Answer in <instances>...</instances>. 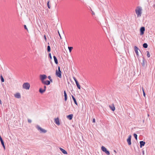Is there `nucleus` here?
Wrapping results in <instances>:
<instances>
[{
    "label": "nucleus",
    "mask_w": 155,
    "mask_h": 155,
    "mask_svg": "<svg viewBox=\"0 0 155 155\" xmlns=\"http://www.w3.org/2000/svg\"><path fill=\"white\" fill-rule=\"evenodd\" d=\"M28 122L29 123H31L32 121L31 120L29 119H28Z\"/></svg>",
    "instance_id": "30"
},
{
    "label": "nucleus",
    "mask_w": 155,
    "mask_h": 155,
    "mask_svg": "<svg viewBox=\"0 0 155 155\" xmlns=\"http://www.w3.org/2000/svg\"><path fill=\"white\" fill-rule=\"evenodd\" d=\"M0 103L1 104H2V102L1 100L0 99Z\"/></svg>",
    "instance_id": "41"
},
{
    "label": "nucleus",
    "mask_w": 155,
    "mask_h": 155,
    "mask_svg": "<svg viewBox=\"0 0 155 155\" xmlns=\"http://www.w3.org/2000/svg\"><path fill=\"white\" fill-rule=\"evenodd\" d=\"M44 90H45L46 88V87L45 86H44Z\"/></svg>",
    "instance_id": "39"
},
{
    "label": "nucleus",
    "mask_w": 155,
    "mask_h": 155,
    "mask_svg": "<svg viewBox=\"0 0 155 155\" xmlns=\"http://www.w3.org/2000/svg\"><path fill=\"white\" fill-rule=\"evenodd\" d=\"M143 46L144 48H147V47H148V45L147 44L144 43L143 45Z\"/></svg>",
    "instance_id": "24"
},
{
    "label": "nucleus",
    "mask_w": 155,
    "mask_h": 155,
    "mask_svg": "<svg viewBox=\"0 0 155 155\" xmlns=\"http://www.w3.org/2000/svg\"><path fill=\"white\" fill-rule=\"evenodd\" d=\"M44 38L45 41H46L47 39L45 35H44Z\"/></svg>",
    "instance_id": "36"
},
{
    "label": "nucleus",
    "mask_w": 155,
    "mask_h": 155,
    "mask_svg": "<svg viewBox=\"0 0 155 155\" xmlns=\"http://www.w3.org/2000/svg\"><path fill=\"white\" fill-rule=\"evenodd\" d=\"M59 35H60V37L61 38V36H60V34H59Z\"/></svg>",
    "instance_id": "42"
},
{
    "label": "nucleus",
    "mask_w": 155,
    "mask_h": 155,
    "mask_svg": "<svg viewBox=\"0 0 155 155\" xmlns=\"http://www.w3.org/2000/svg\"><path fill=\"white\" fill-rule=\"evenodd\" d=\"M48 78L50 80L51 79V76H49L48 77Z\"/></svg>",
    "instance_id": "35"
},
{
    "label": "nucleus",
    "mask_w": 155,
    "mask_h": 155,
    "mask_svg": "<svg viewBox=\"0 0 155 155\" xmlns=\"http://www.w3.org/2000/svg\"><path fill=\"white\" fill-rule=\"evenodd\" d=\"M73 117V115L72 114L68 115L67 116V118L69 120H71Z\"/></svg>",
    "instance_id": "16"
},
{
    "label": "nucleus",
    "mask_w": 155,
    "mask_h": 155,
    "mask_svg": "<svg viewBox=\"0 0 155 155\" xmlns=\"http://www.w3.org/2000/svg\"><path fill=\"white\" fill-rule=\"evenodd\" d=\"M145 31V28L144 27H142L140 28V35H143Z\"/></svg>",
    "instance_id": "7"
},
{
    "label": "nucleus",
    "mask_w": 155,
    "mask_h": 155,
    "mask_svg": "<svg viewBox=\"0 0 155 155\" xmlns=\"http://www.w3.org/2000/svg\"><path fill=\"white\" fill-rule=\"evenodd\" d=\"M59 149L63 154H68L67 152L62 148L60 147Z\"/></svg>",
    "instance_id": "13"
},
{
    "label": "nucleus",
    "mask_w": 155,
    "mask_h": 155,
    "mask_svg": "<svg viewBox=\"0 0 155 155\" xmlns=\"http://www.w3.org/2000/svg\"><path fill=\"white\" fill-rule=\"evenodd\" d=\"M2 140L1 136H0V140L1 141V140Z\"/></svg>",
    "instance_id": "38"
},
{
    "label": "nucleus",
    "mask_w": 155,
    "mask_h": 155,
    "mask_svg": "<svg viewBox=\"0 0 155 155\" xmlns=\"http://www.w3.org/2000/svg\"><path fill=\"white\" fill-rule=\"evenodd\" d=\"M139 49L138 48L137 46H134V50L135 52V53L136 54V55L137 56H139V54H138V51L139 50Z\"/></svg>",
    "instance_id": "12"
},
{
    "label": "nucleus",
    "mask_w": 155,
    "mask_h": 155,
    "mask_svg": "<svg viewBox=\"0 0 155 155\" xmlns=\"http://www.w3.org/2000/svg\"><path fill=\"white\" fill-rule=\"evenodd\" d=\"M71 97H72L73 100H74V102L75 104L76 105H78V103H77V102L75 99L73 95H72Z\"/></svg>",
    "instance_id": "18"
},
{
    "label": "nucleus",
    "mask_w": 155,
    "mask_h": 155,
    "mask_svg": "<svg viewBox=\"0 0 155 155\" xmlns=\"http://www.w3.org/2000/svg\"><path fill=\"white\" fill-rule=\"evenodd\" d=\"M56 76L59 78H61V72L60 69V67H58V70H57L56 71Z\"/></svg>",
    "instance_id": "4"
},
{
    "label": "nucleus",
    "mask_w": 155,
    "mask_h": 155,
    "mask_svg": "<svg viewBox=\"0 0 155 155\" xmlns=\"http://www.w3.org/2000/svg\"><path fill=\"white\" fill-rule=\"evenodd\" d=\"M53 58H54V61L55 63L56 64H58V60H57V59L56 57L55 56H54Z\"/></svg>",
    "instance_id": "20"
},
{
    "label": "nucleus",
    "mask_w": 155,
    "mask_h": 155,
    "mask_svg": "<svg viewBox=\"0 0 155 155\" xmlns=\"http://www.w3.org/2000/svg\"><path fill=\"white\" fill-rule=\"evenodd\" d=\"M101 150H102L106 154L108 155H109L110 154V153L109 151L107 150V149L106 147H105L104 146H102L101 147Z\"/></svg>",
    "instance_id": "8"
},
{
    "label": "nucleus",
    "mask_w": 155,
    "mask_h": 155,
    "mask_svg": "<svg viewBox=\"0 0 155 155\" xmlns=\"http://www.w3.org/2000/svg\"><path fill=\"white\" fill-rule=\"evenodd\" d=\"M49 1L48 2L47 5H48V8H50V6H49Z\"/></svg>",
    "instance_id": "31"
},
{
    "label": "nucleus",
    "mask_w": 155,
    "mask_h": 155,
    "mask_svg": "<svg viewBox=\"0 0 155 155\" xmlns=\"http://www.w3.org/2000/svg\"><path fill=\"white\" fill-rule=\"evenodd\" d=\"M22 87L24 89L28 90L30 88V84L28 82H25L23 84Z\"/></svg>",
    "instance_id": "3"
},
{
    "label": "nucleus",
    "mask_w": 155,
    "mask_h": 155,
    "mask_svg": "<svg viewBox=\"0 0 155 155\" xmlns=\"http://www.w3.org/2000/svg\"><path fill=\"white\" fill-rule=\"evenodd\" d=\"M47 78V76L45 74H41L40 75V78L42 83H43L45 80Z\"/></svg>",
    "instance_id": "5"
},
{
    "label": "nucleus",
    "mask_w": 155,
    "mask_h": 155,
    "mask_svg": "<svg viewBox=\"0 0 155 155\" xmlns=\"http://www.w3.org/2000/svg\"><path fill=\"white\" fill-rule=\"evenodd\" d=\"M131 136L130 135L128 136V138L127 139V141L129 145H130L131 144Z\"/></svg>",
    "instance_id": "10"
},
{
    "label": "nucleus",
    "mask_w": 155,
    "mask_h": 155,
    "mask_svg": "<svg viewBox=\"0 0 155 155\" xmlns=\"http://www.w3.org/2000/svg\"><path fill=\"white\" fill-rule=\"evenodd\" d=\"M140 147L142 148V146H144L145 144V142L143 141H140Z\"/></svg>",
    "instance_id": "15"
},
{
    "label": "nucleus",
    "mask_w": 155,
    "mask_h": 155,
    "mask_svg": "<svg viewBox=\"0 0 155 155\" xmlns=\"http://www.w3.org/2000/svg\"><path fill=\"white\" fill-rule=\"evenodd\" d=\"M45 91V90L42 89V88H40L39 89V92L40 93H42Z\"/></svg>",
    "instance_id": "23"
},
{
    "label": "nucleus",
    "mask_w": 155,
    "mask_h": 155,
    "mask_svg": "<svg viewBox=\"0 0 155 155\" xmlns=\"http://www.w3.org/2000/svg\"><path fill=\"white\" fill-rule=\"evenodd\" d=\"M43 84L47 85H48L50 84V82L49 81H44L43 83Z\"/></svg>",
    "instance_id": "14"
},
{
    "label": "nucleus",
    "mask_w": 155,
    "mask_h": 155,
    "mask_svg": "<svg viewBox=\"0 0 155 155\" xmlns=\"http://www.w3.org/2000/svg\"><path fill=\"white\" fill-rule=\"evenodd\" d=\"M109 107L110 109L113 111H114L115 110V107L113 105H112L111 106H109Z\"/></svg>",
    "instance_id": "17"
},
{
    "label": "nucleus",
    "mask_w": 155,
    "mask_h": 155,
    "mask_svg": "<svg viewBox=\"0 0 155 155\" xmlns=\"http://www.w3.org/2000/svg\"><path fill=\"white\" fill-rule=\"evenodd\" d=\"M64 99L65 101H66L67 99V95L66 93V92L65 91L64 92Z\"/></svg>",
    "instance_id": "19"
},
{
    "label": "nucleus",
    "mask_w": 155,
    "mask_h": 155,
    "mask_svg": "<svg viewBox=\"0 0 155 155\" xmlns=\"http://www.w3.org/2000/svg\"><path fill=\"white\" fill-rule=\"evenodd\" d=\"M0 141L1 142L2 144V146H3V147L4 148V149H5V145H4V142H3V140H1Z\"/></svg>",
    "instance_id": "22"
},
{
    "label": "nucleus",
    "mask_w": 155,
    "mask_h": 155,
    "mask_svg": "<svg viewBox=\"0 0 155 155\" xmlns=\"http://www.w3.org/2000/svg\"><path fill=\"white\" fill-rule=\"evenodd\" d=\"M134 136L136 140H137V135L135 134H134Z\"/></svg>",
    "instance_id": "29"
},
{
    "label": "nucleus",
    "mask_w": 155,
    "mask_h": 155,
    "mask_svg": "<svg viewBox=\"0 0 155 155\" xmlns=\"http://www.w3.org/2000/svg\"><path fill=\"white\" fill-rule=\"evenodd\" d=\"M47 50L48 51L50 52L51 51L50 47L49 46H48L47 48Z\"/></svg>",
    "instance_id": "26"
},
{
    "label": "nucleus",
    "mask_w": 155,
    "mask_h": 155,
    "mask_svg": "<svg viewBox=\"0 0 155 155\" xmlns=\"http://www.w3.org/2000/svg\"><path fill=\"white\" fill-rule=\"evenodd\" d=\"M68 49L69 50V52L70 53V52H71L72 50L73 49V47H68Z\"/></svg>",
    "instance_id": "25"
},
{
    "label": "nucleus",
    "mask_w": 155,
    "mask_h": 155,
    "mask_svg": "<svg viewBox=\"0 0 155 155\" xmlns=\"http://www.w3.org/2000/svg\"><path fill=\"white\" fill-rule=\"evenodd\" d=\"M25 29L27 30V28L26 27V26L25 25Z\"/></svg>",
    "instance_id": "37"
},
{
    "label": "nucleus",
    "mask_w": 155,
    "mask_h": 155,
    "mask_svg": "<svg viewBox=\"0 0 155 155\" xmlns=\"http://www.w3.org/2000/svg\"><path fill=\"white\" fill-rule=\"evenodd\" d=\"M143 95L144 97L145 96V94L144 92V91L143 90Z\"/></svg>",
    "instance_id": "33"
},
{
    "label": "nucleus",
    "mask_w": 155,
    "mask_h": 155,
    "mask_svg": "<svg viewBox=\"0 0 155 155\" xmlns=\"http://www.w3.org/2000/svg\"><path fill=\"white\" fill-rule=\"evenodd\" d=\"M50 80L51 82H52V80L51 79H50Z\"/></svg>",
    "instance_id": "40"
},
{
    "label": "nucleus",
    "mask_w": 155,
    "mask_h": 155,
    "mask_svg": "<svg viewBox=\"0 0 155 155\" xmlns=\"http://www.w3.org/2000/svg\"><path fill=\"white\" fill-rule=\"evenodd\" d=\"M49 57H50V58L51 59H52V56H51V53L49 54Z\"/></svg>",
    "instance_id": "32"
},
{
    "label": "nucleus",
    "mask_w": 155,
    "mask_h": 155,
    "mask_svg": "<svg viewBox=\"0 0 155 155\" xmlns=\"http://www.w3.org/2000/svg\"><path fill=\"white\" fill-rule=\"evenodd\" d=\"M142 11V8L141 7L138 6L136 8L135 11L137 17H140L141 16Z\"/></svg>",
    "instance_id": "1"
},
{
    "label": "nucleus",
    "mask_w": 155,
    "mask_h": 155,
    "mask_svg": "<svg viewBox=\"0 0 155 155\" xmlns=\"http://www.w3.org/2000/svg\"><path fill=\"white\" fill-rule=\"evenodd\" d=\"M14 97L17 99H20L21 97V93L19 92L15 93L14 94Z\"/></svg>",
    "instance_id": "6"
},
{
    "label": "nucleus",
    "mask_w": 155,
    "mask_h": 155,
    "mask_svg": "<svg viewBox=\"0 0 155 155\" xmlns=\"http://www.w3.org/2000/svg\"><path fill=\"white\" fill-rule=\"evenodd\" d=\"M93 123H95V120L94 118L93 120Z\"/></svg>",
    "instance_id": "34"
},
{
    "label": "nucleus",
    "mask_w": 155,
    "mask_h": 155,
    "mask_svg": "<svg viewBox=\"0 0 155 155\" xmlns=\"http://www.w3.org/2000/svg\"><path fill=\"white\" fill-rule=\"evenodd\" d=\"M0 141L1 142L2 144V146H3V147L4 148V149H5V145H4V142H3V140H1Z\"/></svg>",
    "instance_id": "21"
},
{
    "label": "nucleus",
    "mask_w": 155,
    "mask_h": 155,
    "mask_svg": "<svg viewBox=\"0 0 155 155\" xmlns=\"http://www.w3.org/2000/svg\"><path fill=\"white\" fill-rule=\"evenodd\" d=\"M147 56L149 58L150 56V54L149 51H147Z\"/></svg>",
    "instance_id": "28"
},
{
    "label": "nucleus",
    "mask_w": 155,
    "mask_h": 155,
    "mask_svg": "<svg viewBox=\"0 0 155 155\" xmlns=\"http://www.w3.org/2000/svg\"><path fill=\"white\" fill-rule=\"evenodd\" d=\"M36 127L37 130L41 133L45 134L47 132V130L43 128H42L39 125H36Z\"/></svg>",
    "instance_id": "2"
},
{
    "label": "nucleus",
    "mask_w": 155,
    "mask_h": 155,
    "mask_svg": "<svg viewBox=\"0 0 155 155\" xmlns=\"http://www.w3.org/2000/svg\"><path fill=\"white\" fill-rule=\"evenodd\" d=\"M74 79L76 82V84L77 86V87H78V88L79 89H81V86H80V85L78 83V81L77 80L76 78H74Z\"/></svg>",
    "instance_id": "11"
},
{
    "label": "nucleus",
    "mask_w": 155,
    "mask_h": 155,
    "mask_svg": "<svg viewBox=\"0 0 155 155\" xmlns=\"http://www.w3.org/2000/svg\"><path fill=\"white\" fill-rule=\"evenodd\" d=\"M0 77H1V80L2 81V82H4V79L3 77L1 75V76H0Z\"/></svg>",
    "instance_id": "27"
},
{
    "label": "nucleus",
    "mask_w": 155,
    "mask_h": 155,
    "mask_svg": "<svg viewBox=\"0 0 155 155\" xmlns=\"http://www.w3.org/2000/svg\"><path fill=\"white\" fill-rule=\"evenodd\" d=\"M54 120L55 123L58 126L60 125V121L58 117L55 118L54 119Z\"/></svg>",
    "instance_id": "9"
},
{
    "label": "nucleus",
    "mask_w": 155,
    "mask_h": 155,
    "mask_svg": "<svg viewBox=\"0 0 155 155\" xmlns=\"http://www.w3.org/2000/svg\"><path fill=\"white\" fill-rule=\"evenodd\" d=\"M154 7L155 8V4L154 5Z\"/></svg>",
    "instance_id": "43"
}]
</instances>
